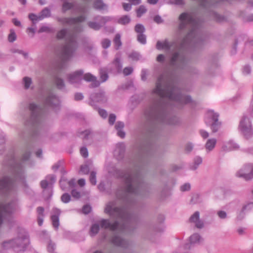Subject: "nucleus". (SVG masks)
Instances as JSON below:
<instances>
[{
    "mask_svg": "<svg viewBox=\"0 0 253 253\" xmlns=\"http://www.w3.org/2000/svg\"><path fill=\"white\" fill-rule=\"evenodd\" d=\"M99 230V225L97 223L93 224L90 230V235L94 236L96 235Z\"/></svg>",
    "mask_w": 253,
    "mask_h": 253,
    "instance_id": "72a5a7b5",
    "label": "nucleus"
},
{
    "mask_svg": "<svg viewBox=\"0 0 253 253\" xmlns=\"http://www.w3.org/2000/svg\"><path fill=\"white\" fill-rule=\"evenodd\" d=\"M83 74V70H79L72 74H69L67 76L68 82L75 85L80 84L83 80L82 76Z\"/></svg>",
    "mask_w": 253,
    "mask_h": 253,
    "instance_id": "f8f14e48",
    "label": "nucleus"
},
{
    "mask_svg": "<svg viewBox=\"0 0 253 253\" xmlns=\"http://www.w3.org/2000/svg\"><path fill=\"white\" fill-rule=\"evenodd\" d=\"M134 30L137 35L139 34L144 33L145 31L144 26L140 24H136L135 26Z\"/></svg>",
    "mask_w": 253,
    "mask_h": 253,
    "instance_id": "ea45409f",
    "label": "nucleus"
},
{
    "mask_svg": "<svg viewBox=\"0 0 253 253\" xmlns=\"http://www.w3.org/2000/svg\"><path fill=\"white\" fill-rule=\"evenodd\" d=\"M92 99L98 102L105 103L107 101V97L103 91H100L91 95Z\"/></svg>",
    "mask_w": 253,
    "mask_h": 253,
    "instance_id": "6ab92c4d",
    "label": "nucleus"
},
{
    "mask_svg": "<svg viewBox=\"0 0 253 253\" xmlns=\"http://www.w3.org/2000/svg\"><path fill=\"white\" fill-rule=\"evenodd\" d=\"M91 210V207L88 205H84L83 207V212L85 214L89 213Z\"/></svg>",
    "mask_w": 253,
    "mask_h": 253,
    "instance_id": "338daca9",
    "label": "nucleus"
},
{
    "mask_svg": "<svg viewBox=\"0 0 253 253\" xmlns=\"http://www.w3.org/2000/svg\"><path fill=\"white\" fill-rule=\"evenodd\" d=\"M239 131L244 136L249 139L253 136V127L250 119L247 116H243L238 126Z\"/></svg>",
    "mask_w": 253,
    "mask_h": 253,
    "instance_id": "9d476101",
    "label": "nucleus"
},
{
    "mask_svg": "<svg viewBox=\"0 0 253 253\" xmlns=\"http://www.w3.org/2000/svg\"><path fill=\"white\" fill-rule=\"evenodd\" d=\"M54 82L58 89H63L65 88V83L62 78L59 77L58 76H55L54 78Z\"/></svg>",
    "mask_w": 253,
    "mask_h": 253,
    "instance_id": "bb28decb",
    "label": "nucleus"
},
{
    "mask_svg": "<svg viewBox=\"0 0 253 253\" xmlns=\"http://www.w3.org/2000/svg\"><path fill=\"white\" fill-rule=\"evenodd\" d=\"M129 3H127V11L131 9V5H137L141 2V0H127Z\"/></svg>",
    "mask_w": 253,
    "mask_h": 253,
    "instance_id": "5fc2aeb1",
    "label": "nucleus"
},
{
    "mask_svg": "<svg viewBox=\"0 0 253 253\" xmlns=\"http://www.w3.org/2000/svg\"><path fill=\"white\" fill-rule=\"evenodd\" d=\"M86 16L84 14L80 15L75 17H72V25L77 23H82L84 22Z\"/></svg>",
    "mask_w": 253,
    "mask_h": 253,
    "instance_id": "2f4dec72",
    "label": "nucleus"
},
{
    "mask_svg": "<svg viewBox=\"0 0 253 253\" xmlns=\"http://www.w3.org/2000/svg\"><path fill=\"white\" fill-rule=\"evenodd\" d=\"M29 109L31 112V117L25 123L24 127L20 134L23 139L37 135L42 122V109L34 103L29 105Z\"/></svg>",
    "mask_w": 253,
    "mask_h": 253,
    "instance_id": "423d86ee",
    "label": "nucleus"
},
{
    "mask_svg": "<svg viewBox=\"0 0 253 253\" xmlns=\"http://www.w3.org/2000/svg\"><path fill=\"white\" fill-rule=\"evenodd\" d=\"M91 131L89 130H85L81 133L80 136L84 140L89 139Z\"/></svg>",
    "mask_w": 253,
    "mask_h": 253,
    "instance_id": "37998d69",
    "label": "nucleus"
},
{
    "mask_svg": "<svg viewBox=\"0 0 253 253\" xmlns=\"http://www.w3.org/2000/svg\"><path fill=\"white\" fill-rule=\"evenodd\" d=\"M51 214L52 224L54 228L57 230L59 226V216L61 214V211L59 209L54 208L52 209Z\"/></svg>",
    "mask_w": 253,
    "mask_h": 253,
    "instance_id": "2eb2a0df",
    "label": "nucleus"
},
{
    "mask_svg": "<svg viewBox=\"0 0 253 253\" xmlns=\"http://www.w3.org/2000/svg\"><path fill=\"white\" fill-rule=\"evenodd\" d=\"M253 208V203H249L247 205L244 206L239 214L237 216V218L239 220H242L245 216L246 211L251 210Z\"/></svg>",
    "mask_w": 253,
    "mask_h": 253,
    "instance_id": "393cba45",
    "label": "nucleus"
},
{
    "mask_svg": "<svg viewBox=\"0 0 253 253\" xmlns=\"http://www.w3.org/2000/svg\"><path fill=\"white\" fill-rule=\"evenodd\" d=\"M203 241V239L199 234H194L189 237V243L186 245L185 248L190 249L194 246L199 245Z\"/></svg>",
    "mask_w": 253,
    "mask_h": 253,
    "instance_id": "dca6fc26",
    "label": "nucleus"
},
{
    "mask_svg": "<svg viewBox=\"0 0 253 253\" xmlns=\"http://www.w3.org/2000/svg\"><path fill=\"white\" fill-rule=\"evenodd\" d=\"M144 183L138 172L127 174V235L136 228L138 217L136 211L137 197L141 195Z\"/></svg>",
    "mask_w": 253,
    "mask_h": 253,
    "instance_id": "7ed1b4c3",
    "label": "nucleus"
},
{
    "mask_svg": "<svg viewBox=\"0 0 253 253\" xmlns=\"http://www.w3.org/2000/svg\"><path fill=\"white\" fill-rule=\"evenodd\" d=\"M116 115L115 114H110L109 115L108 118V123L110 126H113L115 124V122L116 120Z\"/></svg>",
    "mask_w": 253,
    "mask_h": 253,
    "instance_id": "09e8293b",
    "label": "nucleus"
},
{
    "mask_svg": "<svg viewBox=\"0 0 253 253\" xmlns=\"http://www.w3.org/2000/svg\"><path fill=\"white\" fill-rule=\"evenodd\" d=\"M239 148V145L233 140H229L223 144L222 149L224 151L236 150Z\"/></svg>",
    "mask_w": 253,
    "mask_h": 253,
    "instance_id": "a211bd4d",
    "label": "nucleus"
},
{
    "mask_svg": "<svg viewBox=\"0 0 253 253\" xmlns=\"http://www.w3.org/2000/svg\"><path fill=\"white\" fill-rule=\"evenodd\" d=\"M129 57L132 60L137 61L140 58V55L137 52H132L129 54Z\"/></svg>",
    "mask_w": 253,
    "mask_h": 253,
    "instance_id": "603ef678",
    "label": "nucleus"
},
{
    "mask_svg": "<svg viewBox=\"0 0 253 253\" xmlns=\"http://www.w3.org/2000/svg\"><path fill=\"white\" fill-rule=\"evenodd\" d=\"M102 46L106 49L108 48L111 45V41L108 39H103L101 42Z\"/></svg>",
    "mask_w": 253,
    "mask_h": 253,
    "instance_id": "6e6d98bb",
    "label": "nucleus"
},
{
    "mask_svg": "<svg viewBox=\"0 0 253 253\" xmlns=\"http://www.w3.org/2000/svg\"><path fill=\"white\" fill-rule=\"evenodd\" d=\"M170 4H176L178 5H183L185 4L184 0H170Z\"/></svg>",
    "mask_w": 253,
    "mask_h": 253,
    "instance_id": "bf43d9fd",
    "label": "nucleus"
},
{
    "mask_svg": "<svg viewBox=\"0 0 253 253\" xmlns=\"http://www.w3.org/2000/svg\"><path fill=\"white\" fill-rule=\"evenodd\" d=\"M44 209L43 207H38L37 208V211L38 214V217H44Z\"/></svg>",
    "mask_w": 253,
    "mask_h": 253,
    "instance_id": "e2e57ef3",
    "label": "nucleus"
},
{
    "mask_svg": "<svg viewBox=\"0 0 253 253\" xmlns=\"http://www.w3.org/2000/svg\"><path fill=\"white\" fill-rule=\"evenodd\" d=\"M192 102L191 96L180 93L168 73L159 77L156 87L152 91L151 104L145 111L146 120L143 126L144 138L139 149V159L142 164L147 163L152 154L154 122L171 125L176 124L178 119L168 113V106L174 105L180 108Z\"/></svg>",
    "mask_w": 253,
    "mask_h": 253,
    "instance_id": "f257e3e1",
    "label": "nucleus"
},
{
    "mask_svg": "<svg viewBox=\"0 0 253 253\" xmlns=\"http://www.w3.org/2000/svg\"><path fill=\"white\" fill-rule=\"evenodd\" d=\"M147 11V8L145 6L140 5L136 10L137 16L140 17L143 14L145 13Z\"/></svg>",
    "mask_w": 253,
    "mask_h": 253,
    "instance_id": "e433bc0d",
    "label": "nucleus"
},
{
    "mask_svg": "<svg viewBox=\"0 0 253 253\" xmlns=\"http://www.w3.org/2000/svg\"><path fill=\"white\" fill-rule=\"evenodd\" d=\"M29 244V237L20 234L12 239L4 241L2 246L4 249H13L16 252L24 251Z\"/></svg>",
    "mask_w": 253,
    "mask_h": 253,
    "instance_id": "6e6552de",
    "label": "nucleus"
},
{
    "mask_svg": "<svg viewBox=\"0 0 253 253\" xmlns=\"http://www.w3.org/2000/svg\"><path fill=\"white\" fill-rule=\"evenodd\" d=\"M106 171L110 175H115L120 180L117 192L118 198L122 201L123 205L120 207H115L113 202H110L106 207L104 211L111 215L120 218H125L126 215V169H116L112 165H108L105 167Z\"/></svg>",
    "mask_w": 253,
    "mask_h": 253,
    "instance_id": "20e7f679",
    "label": "nucleus"
},
{
    "mask_svg": "<svg viewBox=\"0 0 253 253\" xmlns=\"http://www.w3.org/2000/svg\"><path fill=\"white\" fill-rule=\"evenodd\" d=\"M217 143V140L215 138H211L208 139L205 144V148L207 153H210L212 151L214 148Z\"/></svg>",
    "mask_w": 253,
    "mask_h": 253,
    "instance_id": "412c9836",
    "label": "nucleus"
},
{
    "mask_svg": "<svg viewBox=\"0 0 253 253\" xmlns=\"http://www.w3.org/2000/svg\"><path fill=\"white\" fill-rule=\"evenodd\" d=\"M199 133L203 139L208 138L209 136V133L204 129H200L199 130Z\"/></svg>",
    "mask_w": 253,
    "mask_h": 253,
    "instance_id": "0e129e2a",
    "label": "nucleus"
},
{
    "mask_svg": "<svg viewBox=\"0 0 253 253\" xmlns=\"http://www.w3.org/2000/svg\"><path fill=\"white\" fill-rule=\"evenodd\" d=\"M11 52L12 53H18L19 54H22L24 56V57L25 58H27L28 56V53L27 52H25L23 51V50H19L18 49H12Z\"/></svg>",
    "mask_w": 253,
    "mask_h": 253,
    "instance_id": "052dcab7",
    "label": "nucleus"
},
{
    "mask_svg": "<svg viewBox=\"0 0 253 253\" xmlns=\"http://www.w3.org/2000/svg\"><path fill=\"white\" fill-rule=\"evenodd\" d=\"M119 225V223L118 221H116L113 223H111L110 222V225L109 227V228L112 231H115L117 229L118 226Z\"/></svg>",
    "mask_w": 253,
    "mask_h": 253,
    "instance_id": "69168bd1",
    "label": "nucleus"
},
{
    "mask_svg": "<svg viewBox=\"0 0 253 253\" xmlns=\"http://www.w3.org/2000/svg\"><path fill=\"white\" fill-rule=\"evenodd\" d=\"M191 185L189 183H185L180 186V190L182 192L188 191L190 190Z\"/></svg>",
    "mask_w": 253,
    "mask_h": 253,
    "instance_id": "4d7b16f0",
    "label": "nucleus"
},
{
    "mask_svg": "<svg viewBox=\"0 0 253 253\" xmlns=\"http://www.w3.org/2000/svg\"><path fill=\"white\" fill-rule=\"evenodd\" d=\"M98 22L95 21H89L87 22L88 26L95 31H98L101 29L102 27L101 23L99 21Z\"/></svg>",
    "mask_w": 253,
    "mask_h": 253,
    "instance_id": "7c9ffc66",
    "label": "nucleus"
},
{
    "mask_svg": "<svg viewBox=\"0 0 253 253\" xmlns=\"http://www.w3.org/2000/svg\"><path fill=\"white\" fill-rule=\"evenodd\" d=\"M137 41L141 44H145L146 43V37L144 33L139 34L137 36Z\"/></svg>",
    "mask_w": 253,
    "mask_h": 253,
    "instance_id": "a18cd8bd",
    "label": "nucleus"
},
{
    "mask_svg": "<svg viewBox=\"0 0 253 253\" xmlns=\"http://www.w3.org/2000/svg\"><path fill=\"white\" fill-rule=\"evenodd\" d=\"M125 126V123L121 121H118L115 125V128L117 131V135L122 138L125 137L126 133L123 131Z\"/></svg>",
    "mask_w": 253,
    "mask_h": 253,
    "instance_id": "aec40b11",
    "label": "nucleus"
},
{
    "mask_svg": "<svg viewBox=\"0 0 253 253\" xmlns=\"http://www.w3.org/2000/svg\"><path fill=\"white\" fill-rule=\"evenodd\" d=\"M99 223L101 227L105 229L109 228L110 225V222L108 219H102L100 221Z\"/></svg>",
    "mask_w": 253,
    "mask_h": 253,
    "instance_id": "c03bdc74",
    "label": "nucleus"
},
{
    "mask_svg": "<svg viewBox=\"0 0 253 253\" xmlns=\"http://www.w3.org/2000/svg\"><path fill=\"white\" fill-rule=\"evenodd\" d=\"M237 176L249 180L253 177V165H245L237 172Z\"/></svg>",
    "mask_w": 253,
    "mask_h": 253,
    "instance_id": "9b49d317",
    "label": "nucleus"
},
{
    "mask_svg": "<svg viewBox=\"0 0 253 253\" xmlns=\"http://www.w3.org/2000/svg\"><path fill=\"white\" fill-rule=\"evenodd\" d=\"M57 38L58 39H66L65 44L61 48L60 58L63 62L70 59L77 48V42L73 34L68 33V29L63 28L58 32Z\"/></svg>",
    "mask_w": 253,
    "mask_h": 253,
    "instance_id": "0eeeda50",
    "label": "nucleus"
},
{
    "mask_svg": "<svg viewBox=\"0 0 253 253\" xmlns=\"http://www.w3.org/2000/svg\"><path fill=\"white\" fill-rule=\"evenodd\" d=\"M38 32L39 33L43 32L50 33L54 32V29L52 28L46 26H43L40 28Z\"/></svg>",
    "mask_w": 253,
    "mask_h": 253,
    "instance_id": "4c0bfd02",
    "label": "nucleus"
},
{
    "mask_svg": "<svg viewBox=\"0 0 253 253\" xmlns=\"http://www.w3.org/2000/svg\"><path fill=\"white\" fill-rule=\"evenodd\" d=\"M47 249L48 252L54 253L53 252L55 249V243L50 240L48 243Z\"/></svg>",
    "mask_w": 253,
    "mask_h": 253,
    "instance_id": "3c124183",
    "label": "nucleus"
},
{
    "mask_svg": "<svg viewBox=\"0 0 253 253\" xmlns=\"http://www.w3.org/2000/svg\"><path fill=\"white\" fill-rule=\"evenodd\" d=\"M98 113L103 119H106L108 116L107 111L104 109H99L98 110Z\"/></svg>",
    "mask_w": 253,
    "mask_h": 253,
    "instance_id": "774afa93",
    "label": "nucleus"
},
{
    "mask_svg": "<svg viewBox=\"0 0 253 253\" xmlns=\"http://www.w3.org/2000/svg\"><path fill=\"white\" fill-rule=\"evenodd\" d=\"M45 104L47 106L55 107L59 104L58 97L52 92H50L45 100Z\"/></svg>",
    "mask_w": 253,
    "mask_h": 253,
    "instance_id": "f3484780",
    "label": "nucleus"
},
{
    "mask_svg": "<svg viewBox=\"0 0 253 253\" xmlns=\"http://www.w3.org/2000/svg\"><path fill=\"white\" fill-rule=\"evenodd\" d=\"M180 23L178 31L181 46L171 43L167 40L158 41L156 47L158 49L172 50L173 52L170 60V65L173 68L182 69L186 65L187 60L183 48L188 46H198L203 44L206 37L202 33L199 20L191 14L183 13L179 16Z\"/></svg>",
    "mask_w": 253,
    "mask_h": 253,
    "instance_id": "f03ea898",
    "label": "nucleus"
},
{
    "mask_svg": "<svg viewBox=\"0 0 253 253\" xmlns=\"http://www.w3.org/2000/svg\"><path fill=\"white\" fill-rule=\"evenodd\" d=\"M114 44L115 45V48L116 49H118L122 45V42L121 41V36L120 34H117L113 40Z\"/></svg>",
    "mask_w": 253,
    "mask_h": 253,
    "instance_id": "c9c22d12",
    "label": "nucleus"
},
{
    "mask_svg": "<svg viewBox=\"0 0 253 253\" xmlns=\"http://www.w3.org/2000/svg\"><path fill=\"white\" fill-rule=\"evenodd\" d=\"M112 19L113 18L110 16H101L97 15L94 17V20L100 22L102 26L104 25L107 22L112 20Z\"/></svg>",
    "mask_w": 253,
    "mask_h": 253,
    "instance_id": "c85d7f7f",
    "label": "nucleus"
},
{
    "mask_svg": "<svg viewBox=\"0 0 253 253\" xmlns=\"http://www.w3.org/2000/svg\"><path fill=\"white\" fill-rule=\"evenodd\" d=\"M202 163V159L200 157H196L194 160L193 165L190 167V169L193 170H196Z\"/></svg>",
    "mask_w": 253,
    "mask_h": 253,
    "instance_id": "473e14b6",
    "label": "nucleus"
},
{
    "mask_svg": "<svg viewBox=\"0 0 253 253\" xmlns=\"http://www.w3.org/2000/svg\"><path fill=\"white\" fill-rule=\"evenodd\" d=\"M40 17L39 19L40 20H42L45 18H48L51 16V10L48 7H44L40 13Z\"/></svg>",
    "mask_w": 253,
    "mask_h": 253,
    "instance_id": "cd10ccee",
    "label": "nucleus"
},
{
    "mask_svg": "<svg viewBox=\"0 0 253 253\" xmlns=\"http://www.w3.org/2000/svg\"><path fill=\"white\" fill-rule=\"evenodd\" d=\"M126 145L124 142L118 143L114 151V156L118 160H122L126 156Z\"/></svg>",
    "mask_w": 253,
    "mask_h": 253,
    "instance_id": "ddd939ff",
    "label": "nucleus"
},
{
    "mask_svg": "<svg viewBox=\"0 0 253 253\" xmlns=\"http://www.w3.org/2000/svg\"><path fill=\"white\" fill-rule=\"evenodd\" d=\"M61 200L63 203H68L71 200V196L68 193H64L62 195Z\"/></svg>",
    "mask_w": 253,
    "mask_h": 253,
    "instance_id": "8fccbe9b",
    "label": "nucleus"
},
{
    "mask_svg": "<svg viewBox=\"0 0 253 253\" xmlns=\"http://www.w3.org/2000/svg\"><path fill=\"white\" fill-rule=\"evenodd\" d=\"M16 35L13 29L10 30V34L8 36V40L10 42H13L16 40Z\"/></svg>",
    "mask_w": 253,
    "mask_h": 253,
    "instance_id": "58836bf2",
    "label": "nucleus"
},
{
    "mask_svg": "<svg viewBox=\"0 0 253 253\" xmlns=\"http://www.w3.org/2000/svg\"><path fill=\"white\" fill-rule=\"evenodd\" d=\"M61 7V11L65 13L67 11L73 9L75 7V3L72 2H69L67 0H64Z\"/></svg>",
    "mask_w": 253,
    "mask_h": 253,
    "instance_id": "b1692460",
    "label": "nucleus"
},
{
    "mask_svg": "<svg viewBox=\"0 0 253 253\" xmlns=\"http://www.w3.org/2000/svg\"><path fill=\"white\" fill-rule=\"evenodd\" d=\"M80 153L81 155L84 157L86 158L88 157V153L87 148L85 147H83L80 149Z\"/></svg>",
    "mask_w": 253,
    "mask_h": 253,
    "instance_id": "680f3d73",
    "label": "nucleus"
},
{
    "mask_svg": "<svg viewBox=\"0 0 253 253\" xmlns=\"http://www.w3.org/2000/svg\"><path fill=\"white\" fill-rule=\"evenodd\" d=\"M111 243L115 246L123 247L125 246L126 241L125 239L122 238L120 235L116 234L112 237Z\"/></svg>",
    "mask_w": 253,
    "mask_h": 253,
    "instance_id": "4be33fe9",
    "label": "nucleus"
},
{
    "mask_svg": "<svg viewBox=\"0 0 253 253\" xmlns=\"http://www.w3.org/2000/svg\"><path fill=\"white\" fill-rule=\"evenodd\" d=\"M84 79L87 82H92L91 86L96 87L99 86L100 83L96 80V78L90 73L84 75Z\"/></svg>",
    "mask_w": 253,
    "mask_h": 253,
    "instance_id": "5701e85b",
    "label": "nucleus"
},
{
    "mask_svg": "<svg viewBox=\"0 0 253 253\" xmlns=\"http://www.w3.org/2000/svg\"><path fill=\"white\" fill-rule=\"evenodd\" d=\"M100 80H101L102 83L106 82L108 79V75L107 73L103 70H100Z\"/></svg>",
    "mask_w": 253,
    "mask_h": 253,
    "instance_id": "de8ad7c7",
    "label": "nucleus"
},
{
    "mask_svg": "<svg viewBox=\"0 0 253 253\" xmlns=\"http://www.w3.org/2000/svg\"><path fill=\"white\" fill-rule=\"evenodd\" d=\"M32 83V79L28 77H25L23 78V84L24 88L27 89L30 88Z\"/></svg>",
    "mask_w": 253,
    "mask_h": 253,
    "instance_id": "f704fd0d",
    "label": "nucleus"
},
{
    "mask_svg": "<svg viewBox=\"0 0 253 253\" xmlns=\"http://www.w3.org/2000/svg\"><path fill=\"white\" fill-rule=\"evenodd\" d=\"M57 21L62 25H72V17H59L56 18Z\"/></svg>",
    "mask_w": 253,
    "mask_h": 253,
    "instance_id": "c756f323",
    "label": "nucleus"
},
{
    "mask_svg": "<svg viewBox=\"0 0 253 253\" xmlns=\"http://www.w3.org/2000/svg\"><path fill=\"white\" fill-rule=\"evenodd\" d=\"M219 114L213 110H209L207 113L205 123L213 133L218 132L222 126L221 122L219 121Z\"/></svg>",
    "mask_w": 253,
    "mask_h": 253,
    "instance_id": "1a4fd4ad",
    "label": "nucleus"
},
{
    "mask_svg": "<svg viewBox=\"0 0 253 253\" xmlns=\"http://www.w3.org/2000/svg\"><path fill=\"white\" fill-rule=\"evenodd\" d=\"M189 222L197 228L201 229L204 227V222L200 218V212L195 211L189 218Z\"/></svg>",
    "mask_w": 253,
    "mask_h": 253,
    "instance_id": "4468645a",
    "label": "nucleus"
},
{
    "mask_svg": "<svg viewBox=\"0 0 253 253\" xmlns=\"http://www.w3.org/2000/svg\"><path fill=\"white\" fill-rule=\"evenodd\" d=\"M39 17L40 14L37 15L34 13H30L28 15L29 18L32 21L33 24H36L38 21L41 20L39 19Z\"/></svg>",
    "mask_w": 253,
    "mask_h": 253,
    "instance_id": "a19ab883",
    "label": "nucleus"
},
{
    "mask_svg": "<svg viewBox=\"0 0 253 253\" xmlns=\"http://www.w3.org/2000/svg\"><path fill=\"white\" fill-rule=\"evenodd\" d=\"M45 179H47L50 184H52L55 182L56 176L53 174L48 175L46 176Z\"/></svg>",
    "mask_w": 253,
    "mask_h": 253,
    "instance_id": "13d9d810",
    "label": "nucleus"
},
{
    "mask_svg": "<svg viewBox=\"0 0 253 253\" xmlns=\"http://www.w3.org/2000/svg\"><path fill=\"white\" fill-rule=\"evenodd\" d=\"M30 154V151H26L19 162H16L14 156L11 157L7 164L10 166L12 177L5 176L0 179V194H6L13 190L15 181L24 182V163L29 159Z\"/></svg>",
    "mask_w": 253,
    "mask_h": 253,
    "instance_id": "39448f33",
    "label": "nucleus"
},
{
    "mask_svg": "<svg viewBox=\"0 0 253 253\" xmlns=\"http://www.w3.org/2000/svg\"><path fill=\"white\" fill-rule=\"evenodd\" d=\"M114 63L118 70V72L120 73L122 69V64L121 59L119 58H116Z\"/></svg>",
    "mask_w": 253,
    "mask_h": 253,
    "instance_id": "49530a36",
    "label": "nucleus"
},
{
    "mask_svg": "<svg viewBox=\"0 0 253 253\" xmlns=\"http://www.w3.org/2000/svg\"><path fill=\"white\" fill-rule=\"evenodd\" d=\"M96 172L94 171H92L90 172L89 176V181L90 183L95 185L96 184Z\"/></svg>",
    "mask_w": 253,
    "mask_h": 253,
    "instance_id": "79ce46f5",
    "label": "nucleus"
},
{
    "mask_svg": "<svg viewBox=\"0 0 253 253\" xmlns=\"http://www.w3.org/2000/svg\"><path fill=\"white\" fill-rule=\"evenodd\" d=\"M93 7L98 10L108 9V6L101 0H95L93 3Z\"/></svg>",
    "mask_w": 253,
    "mask_h": 253,
    "instance_id": "a878e982",
    "label": "nucleus"
},
{
    "mask_svg": "<svg viewBox=\"0 0 253 253\" xmlns=\"http://www.w3.org/2000/svg\"><path fill=\"white\" fill-rule=\"evenodd\" d=\"M80 171L84 174H87L89 172V168L88 166L87 165L81 166Z\"/></svg>",
    "mask_w": 253,
    "mask_h": 253,
    "instance_id": "864d4df0",
    "label": "nucleus"
}]
</instances>
